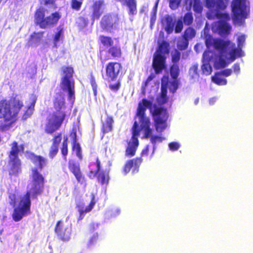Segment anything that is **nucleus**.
<instances>
[{
	"label": "nucleus",
	"instance_id": "obj_20",
	"mask_svg": "<svg viewBox=\"0 0 253 253\" xmlns=\"http://www.w3.org/2000/svg\"><path fill=\"white\" fill-rule=\"evenodd\" d=\"M123 6H126L128 8V13L129 15H133L137 13L136 0H118Z\"/></svg>",
	"mask_w": 253,
	"mask_h": 253
},
{
	"label": "nucleus",
	"instance_id": "obj_31",
	"mask_svg": "<svg viewBox=\"0 0 253 253\" xmlns=\"http://www.w3.org/2000/svg\"><path fill=\"white\" fill-rule=\"evenodd\" d=\"M222 76L220 72L215 73L214 76L211 77L212 81L219 85L226 84L227 80L225 79L222 78Z\"/></svg>",
	"mask_w": 253,
	"mask_h": 253
},
{
	"label": "nucleus",
	"instance_id": "obj_40",
	"mask_svg": "<svg viewBox=\"0 0 253 253\" xmlns=\"http://www.w3.org/2000/svg\"><path fill=\"white\" fill-rule=\"evenodd\" d=\"M196 35V31L194 28L189 27L187 28L184 31V34L182 37L188 40L192 39Z\"/></svg>",
	"mask_w": 253,
	"mask_h": 253
},
{
	"label": "nucleus",
	"instance_id": "obj_17",
	"mask_svg": "<svg viewBox=\"0 0 253 253\" xmlns=\"http://www.w3.org/2000/svg\"><path fill=\"white\" fill-rule=\"evenodd\" d=\"M29 158L32 162L38 166V168L42 170L47 165V160L46 158L41 155H36L34 153H31L29 155Z\"/></svg>",
	"mask_w": 253,
	"mask_h": 253
},
{
	"label": "nucleus",
	"instance_id": "obj_12",
	"mask_svg": "<svg viewBox=\"0 0 253 253\" xmlns=\"http://www.w3.org/2000/svg\"><path fill=\"white\" fill-rule=\"evenodd\" d=\"M104 6L105 1L104 0H98L93 2L91 6L92 9L91 19L92 22L100 18L103 13Z\"/></svg>",
	"mask_w": 253,
	"mask_h": 253
},
{
	"label": "nucleus",
	"instance_id": "obj_58",
	"mask_svg": "<svg viewBox=\"0 0 253 253\" xmlns=\"http://www.w3.org/2000/svg\"><path fill=\"white\" fill-rule=\"evenodd\" d=\"M121 84L120 81H118L115 84H110L109 85V88L114 91H117L121 87Z\"/></svg>",
	"mask_w": 253,
	"mask_h": 253
},
{
	"label": "nucleus",
	"instance_id": "obj_4",
	"mask_svg": "<svg viewBox=\"0 0 253 253\" xmlns=\"http://www.w3.org/2000/svg\"><path fill=\"white\" fill-rule=\"evenodd\" d=\"M46 10L40 7L37 8L34 14L35 24L41 29H46L56 25L61 18L58 12H55L49 16H45Z\"/></svg>",
	"mask_w": 253,
	"mask_h": 253
},
{
	"label": "nucleus",
	"instance_id": "obj_64",
	"mask_svg": "<svg viewBox=\"0 0 253 253\" xmlns=\"http://www.w3.org/2000/svg\"><path fill=\"white\" fill-rule=\"evenodd\" d=\"M56 0H42V3L45 5H53Z\"/></svg>",
	"mask_w": 253,
	"mask_h": 253
},
{
	"label": "nucleus",
	"instance_id": "obj_34",
	"mask_svg": "<svg viewBox=\"0 0 253 253\" xmlns=\"http://www.w3.org/2000/svg\"><path fill=\"white\" fill-rule=\"evenodd\" d=\"M68 140L67 136H65L63 138V140L62 143V147L61 148V152L63 156L64 160L66 161L67 160V156L68 155Z\"/></svg>",
	"mask_w": 253,
	"mask_h": 253
},
{
	"label": "nucleus",
	"instance_id": "obj_23",
	"mask_svg": "<svg viewBox=\"0 0 253 253\" xmlns=\"http://www.w3.org/2000/svg\"><path fill=\"white\" fill-rule=\"evenodd\" d=\"M95 203L96 202L95 201V196L92 194L91 195V199L90 203L85 209H84L82 206H78V210L80 213L79 219H82L86 213L91 211V210L93 208Z\"/></svg>",
	"mask_w": 253,
	"mask_h": 253
},
{
	"label": "nucleus",
	"instance_id": "obj_49",
	"mask_svg": "<svg viewBox=\"0 0 253 253\" xmlns=\"http://www.w3.org/2000/svg\"><path fill=\"white\" fill-rule=\"evenodd\" d=\"M8 198L10 200L9 204L13 207H14L13 210L16 208L15 206L16 205L17 200V196L15 193H10L8 195ZM18 205H17V207ZM17 207V206H16Z\"/></svg>",
	"mask_w": 253,
	"mask_h": 253
},
{
	"label": "nucleus",
	"instance_id": "obj_37",
	"mask_svg": "<svg viewBox=\"0 0 253 253\" xmlns=\"http://www.w3.org/2000/svg\"><path fill=\"white\" fill-rule=\"evenodd\" d=\"M64 37V31L63 28L58 27L57 32L55 34L53 38V43L54 47L57 46V42L59 41L60 39H62Z\"/></svg>",
	"mask_w": 253,
	"mask_h": 253
},
{
	"label": "nucleus",
	"instance_id": "obj_7",
	"mask_svg": "<svg viewBox=\"0 0 253 253\" xmlns=\"http://www.w3.org/2000/svg\"><path fill=\"white\" fill-rule=\"evenodd\" d=\"M119 21L117 15L106 14L102 17L100 21L101 28L106 32H111L117 28Z\"/></svg>",
	"mask_w": 253,
	"mask_h": 253
},
{
	"label": "nucleus",
	"instance_id": "obj_21",
	"mask_svg": "<svg viewBox=\"0 0 253 253\" xmlns=\"http://www.w3.org/2000/svg\"><path fill=\"white\" fill-rule=\"evenodd\" d=\"M168 83V79H167V81L165 83L162 81L160 95L157 99L158 102L160 104L163 105L168 102V98L167 97V88Z\"/></svg>",
	"mask_w": 253,
	"mask_h": 253
},
{
	"label": "nucleus",
	"instance_id": "obj_42",
	"mask_svg": "<svg viewBox=\"0 0 253 253\" xmlns=\"http://www.w3.org/2000/svg\"><path fill=\"white\" fill-rule=\"evenodd\" d=\"M72 149L76 152L77 156L80 159H82V149L80 144L77 142H72Z\"/></svg>",
	"mask_w": 253,
	"mask_h": 253
},
{
	"label": "nucleus",
	"instance_id": "obj_25",
	"mask_svg": "<svg viewBox=\"0 0 253 253\" xmlns=\"http://www.w3.org/2000/svg\"><path fill=\"white\" fill-rule=\"evenodd\" d=\"M32 101L30 105L28 107L26 110L24 112L22 115V119L26 120L27 118L30 117L33 113L35 106L37 100V97L36 95H32L31 97Z\"/></svg>",
	"mask_w": 253,
	"mask_h": 253
},
{
	"label": "nucleus",
	"instance_id": "obj_32",
	"mask_svg": "<svg viewBox=\"0 0 253 253\" xmlns=\"http://www.w3.org/2000/svg\"><path fill=\"white\" fill-rule=\"evenodd\" d=\"M165 22L166 23L165 30L168 33H171L173 30L174 23L171 16L167 15L165 17Z\"/></svg>",
	"mask_w": 253,
	"mask_h": 253
},
{
	"label": "nucleus",
	"instance_id": "obj_53",
	"mask_svg": "<svg viewBox=\"0 0 253 253\" xmlns=\"http://www.w3.org/2000/svg\"><path fill=\"white\" fill-rule=\"evenodd\" d=\"M58 147L51 145L49 151V157L50 159H53L58 153Z\"/></svg>",
	"mask_w": 253,
	"mask_h": 253
},
{
	"label": "nucleus",
	"instance_id": "obj_59",
	"mask_svg": "<svg viewBox=\"0 0 253 253\" xmlns=\"http://www.w3.org/2000/svg\"><path fill=\"white\" fill-rule=\"evenodd\" d=\"M245 40L246 37L245 35H241L238 37L237 42L238 48L242 49L243 44L245 43Z\"/></svg>",
	"mask_w": 253,
	"mask_h": 253
},
{
	"label": "nucleus",
	"instance_id": "obj_16",
	"mask_svg": "<svg viewBox=\"0 0 253 253\" xmlns=\"http://www.w3.org/2000/svg\"><path fill=\"white\" fill-rule=\"evenodd\" d=\"M231 42L229 41H224L220 39L213 40V44L215 49L218 50L221 56H224V53L226 52L227 48L229 46Z\"/></svg>",
	"mask_w": 253,
	"mask_h": 253
},
{
	"label": "nucleus",
	"instance_id": "obj_24",
	"mask_svg": "<svg viewBox=\"0 0 253 253\" xmlns=\"http://www.w3.org/2000/svg\"><path fill=\"white\" fill-rule=\"evenodd\" d=\"M138 145L139 141L130 140L129 141L125 152L126 156L127 157H132L134 156Z\"/></svg>",
	"mask_w": 253,
	"mask_h": 253
},
{
	"label": "nucleus",
	"instance_id": "obj_50",
	"mask_svg": "<svg viewBox=\"0 0 253 253\" xmlns=\"http://www.w3.org/2000/svg\"><path fill=\"white\" fill-rule=\"evenodd\" d=\"M223 57V56H221V55L220 54L218 61H216L215 63V65L218 68H223L227 65V63Z\"/></svg>",
	"mask_w": 253,
	"mask_h": 253
},
{
	"label": "nucleus",
	"instance_id": "obj_14",
	"mask_svg": "<svg viewBox=\"0 0 253 253\" xmlns=\"http://www.w3.org/2000/svg\"><path fill=\"white\" fill-rule=\"evenodd\" d=\"M68 168L76 177L78 182L82 183L85 181L78 163L70 161L68 163Z\"/></svg>",
	"mask_w": 253,
	"mask_h": 253
},
{
	"label": "nucleus",
	"instance_id": "obj_29",
	"mask_svg": "<svg viewBox=\"0 0 253 253\" xmlns=\"http://www.w3.org/2000/svg\"><path fill=\"white\" fill-rule=\"evenodd\" d=\"M11 149L8 155L9 158H19L18 154L19 149L18 143L16 141H13L11 145Z\"/></svg>",
	"mask_w": 253,
	"mask_h": 253
},
{
	"label": "nucleus",
	"instance_id": "obj_15",
	"mask_svg": "<svg viewBox=\"0 0 253 253\" xmlns=\"http://www.w3.org/2000/svg\"><path fill=\"white\" fill-rule=\"evenodd\" d=\"M54 232L58 238L64 242L68 241L70 239V234L67 231L64 227L63 223L61 220L57 222L54 228Z\"/></svg>",
	"mask_w": 253,
	"mask_h": 253
},
{
	"label": "nucleus",
	"instance_id": "obj_35",
	"mask_svg": "<svg viewBox=\"0 0 253 253\" xmlns=\"http://www.w3.org/2000/svg\"><path fill=\"white\" fill-rule=\"evenodd\" d=\"M62 69L64 75L62 79H71L72 78L74 73L73 67L70 66H63Z\"/></svg>",
	"mask_w": 253,
	"mask_h": 253
},
{
	"label": "nucleus",
	"instance_id": "obj_51",
	"mask_svg": "<svg viewBox=\"0 0 253 253\" xmlns=\"http://www.w3.org/2000/svg\"><path fill=\"white\" fill-rule=\"evenodd\" d=\"M90 83L93 91L94 96L97 95V85L94 77L91 76L90 79Z\"/></svg>",
	"mask_w": 253,
	"mask_h": 253
},
{
	"label": "nucleus",
	"instance_id": "obj_3",
	"mask_svg": "<svg viewBox=\"0 0 253 253\" xmlns=\"http://www.w3.org/2000/svg\"><path fill=\"white\" fill-rule=\"evenodd\" d=\"M53 112L46 119L44 131L52 134L61 126L67 116L65 98L61 92L56 93L53 100Z\"/></svg>",
	"mask_w": 253,
	"mask_h": 253
},
{
	"label": "nucleus",
	"instance_id": "obj_33",
	"mask_svg": "<svg viewBox=\"0 0 253 253\" xmlns=\"http://www.w3.org/2000/svg\"><path fill=\"white\" fill-rule=\"evenodd\" d=\"M189 45L188 40L183 37L179 38L177 42L176 46L179 50H184L188 48Z\"/></svg>",
	"mask_w": 253,
	"mask_h": 253
},
{
	"label": "nucleus",
	"instance_id": "obj_13",
	"mask_svg": "<svg viewBox=\"0 0 253 253\" xmlns=\"http://www.w3.org/2000/svg\"><path fill=\"white\" fill-rule=\"evenodd\" d=\"M61 86L63 90H67L68 92V98L69 99H75V82L71 79H62Z\"/></svg>",
	"mask_w": 253,
	"mask_h": 253
},
{
	"label": "nucleus",
	"instance_id": "obj_8",
	"mask_svg": "<svg viewBox=\"0 0 253 253\" xmlns=\"http://www.w3.org/2000/svg\"><path fill=\"white\" fill-rule=\"evenodd\" d=\"M122 70L121 64L117 62H110L105 67L106 76L109 81H115Z\"/></svg>",
	"mask_w": 253,
	"mask_h": 253
},
{
	"label": "nucleus",
	"instance_id": "obj_45",
	"mask_svg": "<svg viewBox=\"0 0 253 253\" xmlns=\"http://www.w3.org/2000/svg\"><path fill=\"white\" fill-rule=\"evenodd\" d=\"M193 10L198 13H200L203 10L202 2L199 0H194L193 2Z\"/></svg>",
	"mask_w": 253,
	"mask_h": 253
},
{
	"label": "nucleus",
	"instance_id": "obj_26",
	"mask_svg": "<svg viewBox=\"0 0 253 253\" xmlns=\"http://www.w3.org/2000/svg\"><path fill=\"white\" fill-rule=\"evenodd\" d=\"M169 44L168 42L163 41L159 44L157 51L155 53H159L160 55L169 54Z\"/></svg>",
	"mask_w": 253,
	"mask_h": 253
},
{
	"label": "nucleus",
	"instance_id": "obj_27",
	"mask_svg": "<svg viewBox=\"0 0 253 253\" xmlns=\"http://www.w3.org/2000/svg\"><path fill=\"white\" fill-rule=\"evenodd\" d=\"M231 46L233 48L230 51V59L232 62L234 61L237 58L242 57L243 55L242 49L239 48L235 47V44L231 43Z\"/></svg>",
	"mask_w": 253,
	"mask_h": 253
},
{
	"label": "nucleus",
	"instance_id": "obj_10",
	"mask_svg": "<svg viewBox=\"0 0 253 253\" xmlns=\"http://www.w3.org/2000/svg\"><path fill=\"white\" fill-rule=\"evenodd\" d=\"M166 57L159 53L153 55L152 67L156 74H160L166 68Z\"/></svg>",
	"mask_w": 253,
	"mask_h": 253
},
{
	"label": "nucleus",
	"instance_id": "obj_30",
	"mask_svg": "<svg viewBox=\"0 0 253 253\" xmlns=\"http://www.w3.org/2000/svg\"><path fill=\"white\" fill-rule=\"evenodd\" d=\"M219 32L222 35H228L231 30V27L226 22H221L218 26Z\"/></svg>",
	"mask_w": 253,
	"mask_h": 253
},
{
	"label": "nucleus",
	"instance_id": "obj_28",
	"mask_svg": "<svg viewBox=\"0 0 253 253\" xmlns=\"http://www.w3.org/2000/svg\"><path fill=\"white\" fill-rule=\"evenodd\" d=\"M44 32H34L30 35L28 40V42L30 45H32L34 43H37L39 42L42 40Z\"/></svg>",
	"mask_w": 253,
	"mask_h": 253
},
{
	"label": "nucleus",
	"instance_id": "obj_54",
	"mask_svg": "<svg viewBox=\"0 0 253 253\" xmlns=\"http://www.w3.org/2000/svg\"><path fill=\"white\" fill-rule=\"evenodd\" d=\"M178 87V83L176 80H174L172 82H170V85L169 86V89L170 92L174 93L177 89Z\"/></svg>",
	"mask_w": 253,
	"mask_h": 253
},
{
	"label": "nucleus",
	"instance_id": "obj_62",
	"mask_svg": "<svg viewBox=\"0 0 253 253\" xmlns=\"http://www.w3.org/2000/svg\"><path fill=\"white\" fill-rule=\"evenodd\" d=\"M222 76L225 77H228L231 75L232 71L231 69H226L220 72Z\"/></svg>",
	"mask_w": 253,
	"mask_h": 253
},
{
	"label": "nucleus",
	"instance_id": "obj_18",
	"mask_svg": "<svg viewBox=\"0 0 253 253\" xmlns=\"http://www.w3.org/2000/svg\"><path fill=\"white\" fill-rule=\"evenodd\" d=\"M9 163L10 164L9 169L10 175H17L21 169V162L19 158H9Z\"/></svg>",
	"mask_w": 253,
	"mask_h": 253
},
{
	"label": "nucleus",
	"instance_id": "obj_5",
	"mask_svg": "<svg viewBox=\"0 0 253 253\" xmlns=\"http://www.w3.org/2000/svg\"><path fill=\"white\" fill-rule=\"evenodd\" d=\"M232 11L234 24L241 25L249 13V2L247 0H233L232 2Z\"/></svg>",
	"mask_w": 253,
	"mask_h": 253
},
{
	"label": "nucleus",
	"instance_id": "obj_2",
	"mask_svg": "<svg viewBox=\"0 0 253 253\" xmlns=\"http://www.w3.org/2000/svg\"><path fill=\"white\" fill-rule=\"evenodd\" d=\"M32 178L33 185L30 190H27L25 194L19 198L18 206L13 211L11 216L12 219L18 222L22 219L23 217L31 213V201L33 199H37L43 191L44 178L39 171L38 169L34 168L32 169Z\"/></svg>",
	"mask_w": 253,
	"mask_h": 253
},
{
	"label": "nucleus",
	"instance_id": "obj_39",
	"mask_svg": "<svg viewBox=\"0 0 253 253\" xmlns=\"http://www.w3.org/2000/svg\"><path fill=\"white\" fill-rule=\"evenodd\" d=\"M140 129L138 128V124L137 122H134L132 128V136L131 140L138 141V137L140 135Z\"/></svg>",
	"mask_w": 253,
	"mask_h": 253
},
{
	"label": "nucleus",
	"instance_id": "obj_43",
	"mask_svg": "<svg viewBox=\"0 0 253 253\" xmlns=\"http://www.w3.org/2000/svg\"><path fill=\"white\" fill-rule=\"evenodd\" d=\"M193 22V16L192 13L190 12L186 13L183 18V22L184 24L189 26L192 24Z\"/></svg>",
	"mask_w": 253,
	"mask_h": 253
},
{
	"label": "nucleus",
	"instance_id": "obj_60",
	"mask_svg": "<svg viewBox=\"0 0 253 253\" xmlns=\"http://www.w3.org/2000/svg\"><path fill=\"white\" fill-rule=\"evenodd\" d=\"M169 148L172 151L177 150L179 148V144L176 142H172L169 144Z\"/></svg>",
	"mask_w": 253,
	"mask_h": 253
},
{
	"label": "nucleus",
	"instance_id": "obj_63",
	"mask_svg": "<svg viewBox=\"0 0 253 253\" xmlns=\"http://www.w3.org/2000/svg\"><path fill=\"white\" fill-rule=\"evenodd\" d=\"M150 146L147 145L142 150L141 153V156H147L149 153Z\"/></svg>",
	"mask_w": 253,
	"mask_h": 253
},
{
	"label": "nucleus",
	"instance_id": "obj_9",
	"mask_svg": "<svg viewBox=\"0 0 253 253\" xmlns=\"http://www.w3.org/2000/svg\"><path fill=\"white\" fill-rule=\"evenodd\" d=\"M99 53L100 58L105 61L120 58L122 54L121 47L117 45L111 46L107 50H100Z\"/></svg>",
	"mask_w": 253,
	"mask_h": 253
},
{
	"label": "nucleus",
	"instance_id": "obj_55",
	"mask_svg": "<svg viewBox=\"0 0 253 253\" xmlns=\"http://www.w3.org/2000/svg\"><path fill=\"white\" fill-rule=\"evenodd\" d=\"M183 27V21L181 19H178L175 27V32L176 33H180Z\"/></svg>",
	"mask_w": 253,
	"mask_h": 253
},
{
	"label": "nucleus",
	"instance_id": "obj_22",
	"mask_svg": "<svg viewBox=\"0 0 253 253\" xmlns=\"http://www.w3.org/2000/svg\"><path fill=\"white\" fill-rule=\"evenodd\" d=\"M114 121L111 116H107L105 120L102 121L101 132L106 134L112 131Z\"/></svg>",
	"mask_w": 253,
	"mask_h": 253
},
{
	"label": "nucleus",
	"instance_id": "obj_48",
	"mask_svg": "<svg viewBox=\"0 0 253 253\" xmlns=\"http://www.w3.org/2000/svg\"><path fill=\"white\" fill-rule=\"evenodd\" d=\"M62 140V133L59 132L54 135L52 139V145L58 147Z\"/></svg>",
	"mask_w": 253,
	"mask_h": 253
},
{
	"label": "nucleus",
	"instance_id": "obj_61",
	"mask_svg": "<svg viewBox=\"0 0 253 253\" xmlns=\"http://www.w3.org/2000/svg\"><path fill=\"white\" fill-rule=\"evenodd\" d=\"M70 136L72 137L73 139L72 142L77 141V129L76 128H73L72 129V131L70 133Z\"/></svg>",
	"mask_w": 253,
	"mask_h": 253
},
{
	"label": "nucleus",
	"instance_id": "obj_52",
	"mask_svg": "<svg viewBox=\"0 0 253 253\" xmlns=\"http://www.w3.org/2000/svg\"><path fill=\"white\" fill-rule=\"evenodd\" d=\"M181 0H169V6L172 10H176L179 7Z\"/></svg>",
	"mask_w": 253,
	"mask_h": 253
},
{
	"label": "nucleus",
	"instance_id": "obj_1",
	"mask_svg": "<svg viewBox=\"0 0 253 253\" xmlns=\"http://www.w3.org/2000/svg\"><path fill=\"white\" fill-rule=\"evenodd\" d=\"M147 108L149 109L153 117L156 130L158 132H163L167 128L169 118L167 109L154 105L153 109L152 101L145 98L142 99L138 103L136 115L139 118L141 128L144 130L143 137L146 138L149 137L152 134L150 119L145 115Z\"/></svg>",
	"mask_w": 253,
	"mask_h": 253
},
{
	"label": "nucleus",
	"instance_id": "obj_57",
	"mask_svg": "<svg viewBox=\"0 0 253 253\" xmlns=\"http://www.w3.org/2000/svg\"><path fill=\"white\" fill-rule=\"evenodd\" d=\"M98 234H94L90 239L87 244V247H90L96 244L98 240Z\"/></svg>",
	"mask_w": 253,
	"mask_h": 253
},
{
	"label": "nucleus",
	"instance_id": "obj_36",
	"mask_svg": "<svg viewBox=\"0 0 253 253\" xmlns=\"http://www.w3.org/2000/svg\"><path fill=\"white\" fill-rule=\"evenodd\" d=\"M101 43L105 47L111 46L113 45L114 41L111 37L101 35L99 37Z\"/></svg>",
	"mask_w": 253,
	"mask_h": 253
},
{
	"label": "nucleus",
	"instance_id": "obj_41",
	"mask_svg": "<svg viewBox=\"0 0 253 253\" xmlns=\"http://www.w3.org/2000/svg\"><path fill=\"white\" fill-rule=\"evenodd\" d=\"M165 138L162 136L158 135H152L150 138V141L153 144V151L151 154V157L153 156L155 152L156 146V144L157 142H162Z\"/></svg>",
	"mask_w": 253,
	"mask_h": 253
},
{
	"label": "nucleus",
	"instance_id": "obj_11",
	"mask_svg": "<svg viewBox=\"0 0 253 253\" xmlns=\"http://www.w3.org/2000/svg\"><path fill=\"white\" fill-rule=\"evenodd\" d=\"M142 162V159L141 157H137L127 161L124 166L123 172L126 174L132 169L133 173L137 172Z\"/></svg>",
	"mask_w": 253,
	"mask_h": 253
},
{
	"label": "nucleus",
	"instance_id": "obj_56",
	"mask_svg": "<svg viewBox=\"0 0 253 253\" xmlns=\"http://www.w3.org/2000/svg\"><path fill=\"white\" fill-rule=\"evenodd\" d=\"M216 16L218 19L223 20V22H226L230 20V15L226 13H216Z\"/></svg>",
	"mask_w": 253,
	"mask_h": 253
},
{
	"label": "nucleus",
	"instance_id": "obj_19",
	"mask_svg": "<svg viewBox=\"0 0 253 253\" xmlns=\"http://www.w3.org/2000/svg\"><path fill=\"white\" fill-rule=\"evenodd\" d=\"M206 5L209 9L216 11L224 10L226 8L223 0H206Z\"/></svg>",
	"mask_w": 253,
	"mask_h": 253
},
{
	"label": "nucleus",
	"instance_id": "obj_47",
	"mask_svg": "<svg viewBox=\"0 0 253 253\" xmlns=\"http://www.w3.org/2000/svg\"><path fill=\"white\" fill-rule=\"evenodd\" d=\"M201 68L203 73L207 76L211 73L212 68L211 65L208 63L203 64Z\"/></svg>",
	"mask_w": 253,
	"mask_h": 253
},
{
	"label": "nucleus",
	"instance_id": "obj_38",
	"mask_svg": "<svg viewBox=\"0 0 253 253\" xmlns=\"http://www.w3.org/2000/svg\"><path fill=\"white\" fill-rule=\"evenodd\" d=\"M179 68L177 64H173L169 68L171 77L173 80H176L179 74Z\"/></svg>",
	"mask_w": 253,
	"mask_h": 253
},
{
	"label": "nucleus",
	"instance_id": "obj_6",
	"mask_svg": "<svg viewBox=\"0 0 253 253\" xmlns=\"http://www.w3.org/2000/svg\"><path fill=\"white\" fill-rule=\"evenodd\" d=\"M90 166H95V169L93 170L90 169L87 174L88 176L91 179H93L96 176L98 181L101 185L107 184L110 179L109 171H100L101 163L98 158H96L95 162L90 164Z\"/></svg>",
	"mask_w": 253,
	"mask_h": 253
},
{
	"label": "nucleus",
	"instance_id": "obj_46",
	"mask_svg": "<svg viewBox=\"0 0 253 253\" xmlns=\"http://www.w3.org/2000/svg\"><path fill=\"white\" fill-rule=\"evenodd\" d=\"M181 54L178 49H175L171 53V61L173 64H177L180 59Z\"/></svg>",
	"mask_w": 253,
	"mask_h": 253
},
{
	"label": "nucleus",
	"instance_id": "obj_44",
	"mask_svg": "<svg viewBox=\"0 0 253 253\" xmlns=\"http://www.w3.org/2000/svg\"><path fill=\"white\" fill-rule=\"evenodd\" d=\"M82 4V0H71V8L76 11H79L81 9Z\"/></svg>",
	"mask_w": 253,
	"mask_h": 253
}]
</instances>
